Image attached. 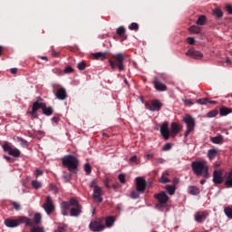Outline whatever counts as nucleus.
<instances>
[{
  "label": "nucleus",
  "mask_w": 232,
  "mask_h": 232,
  "mask_svg": "<svg viewBox=\"0 0 232 232\" xmlns=\"http://www.w3.org/2000/svg\"><path fill=\"white\" fill-rule=\"evenodd\" d=\"M188 32H190V34H200L202 29L198 25H192L188 28Z\"/></svg>",
  "instance_id": "obj_26"
},
{
  "label": "nucleus",
  "mask_w": 232,
  "mask_h": 232,
  "mask_svg": "<svg viewBox=\"0 0 232 232\" xmlns=\"http://www.w3.org/2000/svg\"><path fill=\"white\" fill-rule=\"evenodd\" d=\"M182 130V125L172 122L170 125V135L171 137H175V135H179V133Z\"/></svg>",
  "instance_id": "obj_14"
},
{
  "label": "nucleus",
  "mask_w": 232,
  "mask_h": 232,
  "mask_svg": "<svg viewBox=\"0 0 232 232\" xmlns=\"http://www.w3.org/2000/svg\"><path fill=\"white\" fill-rule=\"evenodd\" d=\"M130 197H131V198H139V192L133 190V191L130 193Z\"/></svg>",
  "instance_id": "obj_52"
},
{
  "label": "nucleus",
  "mask_w": 232,
  "mask_h": 232,
  "mask_svg": "<svg viewBox=\"0 0 232 232\" xmlns=\"http://www.w3.org/2000/svg\"><path fill=\"white\" fill-rule=\"evenodd\" d=\"M166 189H167L169 195H175V189H176L175 187L168 185L166 187Z\"/></svg>",
  "instance_id": "obj_42"
},
{
  "label": "nucleus",
  "mask_w": 232,
  "mask_h": 232,
  "mask_svg": "<svg viewBox=\"0 0 232 232\" xmlns=\"http://www.w3.org/2000/svg\"><path fill=\"white\" fill-rule=\"evenodd\" d=\"M69 204L71 207L73 206L74 208H78V206H81V204H79V201L75 198H71Z\"/></svg>",
  "instance_id": "obj_43"
},
{
  "label": "nucleus",
  "mask_w": 232,
  "mask_h": 232,
  "mask_svg": "<svg viewBox=\"0 0 232 232\" xmlns=\"http://www.w3.org/2000/svg\"><path fill=\"white\" fill-rule=\"evenodd\" d=\"M52 55H53V57H61V53H59L55 50H53L52 51Z\"/></svg>",
  "instance_id": "obj_55"
},
{
  "label": "nucleus",
  "mask_w": 232,
  "mask_h": 232,
  "mask_svg": "<svg viewBox=\"0 0 232 232\" xmlns=\"http://www.w3.org/2000/svg\"><path fill=\"white\" fill-rule=\"evenodd\" d=\"M136 189L139 193H144L146 191V179L142 177H138L135 179Z\"/></svg>",
  "instance_id": "obj_9"
},
{
  "label": "nucleus",
  "mask_w": 232,
  "mask_h": 232,
  "mask_svg": "<svg viewBox=\"0 0 232 232\" xmlns=\"http://www.w3.org/2000/svg\"><path fill=\"white\" fill-rule=\"evenodd\" d=\"M93 59H106L107 53H95L92 54Z\"/></svg>",
  "instance_id": "obj_27"
},
{
  "label": "nucleus",
  "mask_w": 232,
  "mask_h": 232,
  "mask_svg": "<svg viewBox=\"0 0 232 232\" xmlns=\"http://www.w3.org/2000/svg\"><path fill=\"white\" fill-rule=\"evenodd\" d=\"M130 162H137V155L130 157Z\"/></svg>",
  "instance_id": "obj_61"
},
{
  "label": "nucleus",
  "mask_w": 232,
  "mask_h": 232,
  "mask_svg": "<svg viewBox=\"0 0 232 232\" xmlns=\"http://www.w3.org/2000/svg\"><path fill=\"white\" fill-rule=\"evenodd\" d=\"M62 209H69L71 208L70 203L63 201L61 204Z\"/></svg>",
  "instance_id": "obj_46"
},
{
  "label": "nucleus",
  "mask_w": 232,
  "mask_h": 232,
  "mask_svg": "<svg viewBox=\"0 0 232 232\" xmlns=\"http://www.w3.org/2000/svg\"><path fill=\"white\" fill-rule=\"evenodd\" d=\"M119 180L121 184H125L126 183V176H124V174H120Z\"/></svg>",
  "instance_id": "obj_47"
},
{
  "label": "nucleus",
  "mask_w": 232,
  "mask_h": 232,
  "mask_svg": "<svg viewBox=\"0 0 232 232\" xmlns=\"http://www.w3.org/2000/svg\"><path fill=\"white\" fill-rule=\"evenodd\" d=\"M3 150H4V151H8V153H10L12 147H10V145H8V143H5L3 145Z\"/></svg>",
  "instance_id": "obj_48"
},
{
  "label": "nucleus",
  "mask_w": 232,
  "mask_h": 232,
  "mask_svg": "<svg viewBox=\"0 0 232 232\" xmlns=\"http://www.w3.org/2000/svg\"><path fill=\"white\" fill-rule=\"evenodd\" d=\"M208 102H209V100L208 98L199 99L198 101V104H201V105L208 104Z\"/></svg>",
  "instance_id": "obj_45"
},
{
  "label": "nucleus",
  "mask_w": 232,
  "mask_h": 232,
  "mask_svg": "<svg viewBox=\"0 0 232 232\" xmlns=\"http://www.w3.org/2000/svg\"><path fill=\"white\" fill-rule=\"evenodd\" d=\"M186 54L188 57H192L194 59H197V57L202 59V57H204V54L200 53V51H197L195 49H189Z\"/></svg>",
  "instance_id": "obj_17"
},
{
  "label": "nucleus",
  "mask_w": 232,
  "mask_h": 232,
  "mask_svg": "<svg viewBox=\"0 0 232 232\" xmlns=\"http://www.w3.org/2000/svg\"><path fill=\"white\" fill-rule=\"evenodd\" d=\"M224 211H225V215L227 217V218H232V208H225Z\"/></svg>",
  "instance_id": "obj_41"
},
{
  "label": "nucleus",
  "mask_w": 232,
  "mask_h": 232,
  "mask_svg": "<svg viewBox=\"0 0 232 232\" xmlns=\"http://www.w3.org/2000/svg\"><path fill=\"white\" fill-rule=\"evenodd\" d=\"M109 63L112 70H115V68H118L120 72H122V70H124L122 59H111Z\"/></svg>",
  "instance_id": "obj_13"
},
{
  "label": "nucleus",
  "mask_w": 232,
  "mask_h": 232,
  "mask_svg": "<svg viewBox=\"0 0 232 232\" xmlns=\"http://www.w3.org/2000/svg\"><path fill=\"white\" fill-rule=\"evenodd\" d=\"M89 227L92 231L94 232H101V231H104V223H102V220L98 219L95 221H92L90 223Z\"/></svg>",
  "instance_id": "obj_7"
},
{
  "label": "nucleus",
  "mask_w": 232,
  "mask_h": 232,
  "mask_svg": "<svg viewBox=\"0 0 232 232\" xmlns=\"http://www.w3.org/2000/svg\"><path fill=\"white\" fill-rule=\"evenodd\" d=\"M44 106V103H39V102H36L33 104V110L34 111H37V110H40V108L43 109Z\"/></svg>",
  "instance_id": "obj_33"
},
{
  "label": "nucleus",
  "mask_w": 232,
  "mask_h": 232,
  "mask_svg": "<svg viewBox=\"0 0 232 232\" xmlns=\"http://www.w3.org/2000/svg\"><path fill=\"white\" fill-rule=\"evenodd\" d=\"M13 206L16 211H19L21 209V205L17 202H13Z\"/></svg>",
  "instance_id": "obj_53"
},
{
  "label": "nucleus",
  "mask_w": 232,
  "mask_h": 232,
  "mask_svg": "<svg viewBox=\"0 0 232 232\" xmlns=\"http://www.w3.org/2000/svg\"><path fill=\"white\" fill-rule=\"evenodd\" d=\"M26 219L29 221L24 222L25 226H30L31 227H34V226H38V224H41V220H43V216H41V213H35L34 215L33 220L29 218H26Z\"/></svg>",
  "instance_id": "obj_10"
},
{
  "label": "nucleus",
  "mask_w": 232,
  "mask_h": 232,
  "mask_svg": "<svg viewBox=\"0 0 232 232\" xmlns=\"http://www.w3.org/2000/svg\"><path fill=\"white\" fill-rule=\"evenodd\" d=\"M222 136H216V137H213L211 138V141L214 143V144H220V142H222Z\"/></svg>",
  "instance_id": "obj_35"
},
{
  "label": "nucleus",
  "mask_w": 232,
  "mask_h": 232,
  "mask_svg": "<svg viewBox=\"0 0 232 232\" xmlns=\"http://www.w3.org/2000/svg\"><path fill=\"white\" fill-rule=\"evenodd\" d=\"M11 73H13L14 75H15V73H17V68H12L10 70Z\"/></svg>",
  "instance_id": "obj_64"
},
{
  "label": "nucleus",
  "mask_w": 232,
  "mask_h": 232,
  "mask_svg": "<svg viewBox=\"0 0 232 232\" xmlns=\"http://www.w3.org/2000/svg\"><path fill=\"white\" fill-rule=\"evenodd\" d=\"M31 185L33 188H34V189H41L43 188V183H41L39 180H33Z\"/></svg>",
  "instance_id": "obj_31"
},
{
  "label": "nucleus",
  "mask_w": 232,
  "mask_h": 232,
  "mask_svg": "<svg viewBox=\"0 0 232 232\" xmlns=\"http://www.w3.org/2000/svg\"><path fill=\"white\" fill-rule=\"evenodd\" d=\"M183 121L187 124V130L185 131V137H188L193 130H195V118L190 115H187L183 118Z\"/></svg>",
  "instance_id": "obj_5"
},
{
  "label": "nucleus",
  "mask_w": 232,
  "mask_h": 232,
  "mask_svg": "<svg viewBox=\"0 0 232 232\" xmlns=\"http://www.w3.org/2000/svg\"><path fill=\"white\" fill-rule=\"evenodd\" d=\"M129 30L134 31V32H138L139 31V24L137 23H131L129 25Z\"/></svg>",
  "instance_id": "obj_37"
},
{
  "label": "nucleus",
  "mask_w": 232,
  "mask_h": 232,
  "mask_svg": "<svg viewBox=\"0 0 232 232\" xmlns=\"http://www.w3.org/2000/svg\"><path fill=\"white\" fill-rule=\"evenodd\" d=\"M146 108L150 111H160V108H162V103L159 100H154L151 103H146Z\"/></svg>",
  "instance_id": "obj_12"
},
{
  "label": "nucleus",
  "mask_w": 232,
  "mask_h": 232,
  "mask_svg": "<svg viewBox=\"0 0 232 232\" xmlns=\"http://www.w3.org/2000/svg\"><path fill=\"white\" fill-rule=\"evenodd\" d=\"M90 188H93L92 197L94 202L101 204V202H102V188L97 185V181L95 179L91 182Z\"/></svg>",
  "instance_id": "obj_3"
},
{
  "label": "nucleus",
  "mask_w": 232,
  "mask_h": 232,
  "mask_svg": "<svg viewBox=\"0 0 232 232\" xmlns=\"http://www.w3.org/2000/svg\"><path fill=\"white\" fill-rule=\"evenodd\" d=\"M128 55L124 53H119L113 56V59H127Z\"/></svg>",
  "instance_id": "obj_39"
},
{
  "label": "nucleus",
  "mask_w": 232,
  "mask_h": 232,
  "mask_svg": "<svg viewBox=\"0 0 232 232\" xmlns=\"http://www.w3.org/2000/svg\"><path fill=\"white\" fill-rule=\"evenodd\" d=\"M226 10H227V12L230 15L232 14V6H231V5H227L226 6Z\"/></svg>",
  "instance_id": "obj_59"
},
{
  "label": "nucleus",
  "mask_w": 232,
  "mask_h": 232,
  "mask_svg": "<svg viewBox=\"0 0 232 232\" xmlns=\"http://www.w3.org/2000/svg\"><path fill=\"white\" fill-rule=\"evenodd\" d=\"M63 164L66 168H68L69 171H73V169H77V166L79 165V160L74 156L68 155L63 159Z\"/></svg>",
  "instance_id": "obj_2"
},
{
  "label": "nucleus",
  "mask_w": 232,
  "mask_h": 232,
  "mask_svg": "<svg viewBox=\"0 0 232 232\" xmlns=\"http://www.w3.org/2000/svg\"><path fill=\"white\" fill-rule=\"evenodd\" d=\"M218 115V111L214 110V111H210L207 113V117H208V119H213V117H217Z\"/></svg>",
  "instance_id": "obj_38"
},
{
  "label": "nucleus",
  "mask_w": 232,
  "mask_h": 232,
  "mask_svg": "<svg viewBox=\"0 0 232 232\" xmlns=\"http://www.w3.org/2000/svg\"><path fill=\"white\" fill-rule=\"evenodd\" d=\"M24 222H27V224H30L26 217L22 216L17 219H10V218L5 219V226H6V227H17L18 226H21V224H24Z\"/></svg>",
  "instance_id": "obj_4"
},
{
  "label": "nucleus",
  "mask_w": 232,
  "mask_h": 232,
  "mask_svg": "<svg viewBox=\"0 0 232 232\" xmlns=\"http://www.w3.org/2000/svg\"><path fill=\"white\" fill-rule=\"evenodd\" d=\"M223 66H229V64H231V60L230 59H227L224 62H222Z\"/></svg>",
  "instance_id": "obj_56"
},
{
  "label": "nucleus",
  "mask_w": 232,
  "mask_h": 232,
  "mask_svg": "<svg viewBox=\"0 0 232 232\" xmlns=\"http://www.w3.org/2000/svg\"><path fill=\"white\" fill-rule=\"evenodd\" d=\"M84 171L86 173V175H90V173H92V166H90V164H85L84 165Z\"/></svg>",
  "instance_id": "obj_44"
},
{
  "label": "nucleus",
  "mask_w": 232,
  "mask_h": 232,
  "mask_svg": "<svg viewBox=\"0 0 232 232\" xmlns=\"http://www.w3.org/2000/svg\"><path fill=\"white\" fill-rule=\"evenodd\" d=\"M188 193H189V195H198V193H200V189L195 186H190L188 188Z\"/></svg>",
  "instance_id": "obj_21"
},
{
  "label": "nucleus",
  "mask_w": 232,
  "mask_h": 232,
  "mask_svg": "<svg viewBox=\"0 0 232 232\" xmlns=\"http://www.w3.org/2000/svg\"><path fill=\"white\" fill-rule=\"evenodd\" d=\"M154 198L156 200L160 202V208H164V206L168 204V200H169V198L168 197V194H166L165 191L155 194Z\"/></svg>",
  "instance_id": "obj_8"
},
{
  "label": "nucleus",
  "mask_w": 232,
  "mask_h": 232,
  "mask_svg": "<svg viewBox=\"0 0 232 232\" xmlns=\"http://www.w3.org/2000/svg\"><path fill=\"white\" fill-rule=\"evenodd\" d=\"M192 171L198 177H204V179H209V167H208V162L205 160L193 161L191 163Z\"/></svg>",
  "instance_id": "obj_1"
},
{
  "label": "nucleus",
  "mask_w": 232,
  "mask_h": 232,
  "mask_svg": "<svg viewBox=\"0 0 232 232\" xmlns=\"http://www.w3.org/2000/svg\"><path fill=\"white\" fill-rule=\"evenodd\" d=\"M30 232H46L43 227H33Z\"/></svg>",
  "instance_id": "obj_40"
},
{
  "label": "nucleus",
  "mask_w": 232,
  "mask_h": 232,
  "mask_svg": "<svg viewBox=\"0 0 232 232\" xmlns=\"http://www.w3.org/2000/svg\"><path fill=\"white\" fill-rule=\"evenodd\" d=\"M219 113L220 115H222L223 117H226V115H229V113H231V109L227 108V107H223L219 110Z\"/></svg>",
  "instance_id": "obj_28"
},
{
  "label": "nucleus",
  "mask_w": 232,
  "mask_h": 232,
  "mask_svg": "<svg viewBox=\"0 0 232 232\" xmlns=\"http://www.w3.org/2000/svg\"><path fill=\"white\" fill-rule=\"evenodd\" d=\"M63 72L64 73H73V68L72 66H67Z\"/></svg>",
  "instance_id": "obj_49"
},
{
  "label": "nucleus",
  "mask_w": 232,
  "mask_h": 232,
  "mask_svg": "<svg viewBox=\"0 0 232 232\" xmlns=\"http://www.w3.org/2000/svg\"><path fill=\"white\" fill-rule=\"evenodd\" d=\"M44 211L47 215H50L55 209V206H53V201L52 200V197L48 196L46 198L45 203L43 205Z\"/></svg>",
  "instance_id": "obj_11"
},
{
  "label": "nucleus",
  "mask_w": 232,
  "mask_h": 232,
  "mask_svg": "<svg viewBox=\"0 0 232 232\" xmlns=\"http://www.w3.org/2000/svg\"><path fill=\"white\" fill-rule=\"evenodd\" d=\"M43 170H41V169H36L35 170V173H34V175H35V177H41V175H43Z\"/></svg>",
  "instance_id": "obj_58"
},
{
  "label": "nucleus",
  "mask_w": 232,
  "mask_h": 232,
  "mask_svg": "<svg viewBox=\"0 0 232 232\" xmlns=\"http://www.w3.org/2000/svg\"><path fill=\"white\" fill-rule=\"evenodd\" d=\"M217 155H218V150H217L216 149H211L208 152V157L209 160H213L215 157H217Z\"/></svg>",
  "instance_id": "obj_22"
},
{
  "label": "nucleus",
  "mask_w": 232,
  "mask_h": 232,
  "mask_svg": "<svg viewBox=\"0 0 232 232\" xmlns=\"http://www.w3.org/2000/svg\"><path fill=\"white\" fill-rule=\"evenodd\" d=\"M55 96L57 97V99H59L60 101H64V99H66V89L64 88H60L57 92V93L55 94Z\"/></svg>",
  "instance_id": "obj_20"
},
{
  "label": "nucleus",
  "mask_w": 232,
  "mask_h": 232,
  "mask_svg": "<svg viewBox=\"0 0 232 232\" xmlns=\"http://www.w3.org/2000/svg\"><path fill=\"white\" fill-rule=\"evenodd\" d=\"M117 35L120 37H124V34H126V28L124 26H121L116 30Z\"/></svg>",
  "instance_id": "obj_32"
},
{
  "label": "nucleus",
  "mask_w": 232,
  "mask_h": 232,
  "mask_svg": "<svg viewBox=\"0 0 232 232\" xmlns=\"http://www.w3.org/2000/svg\"><path fill=\"white\" fill-rule=\"evenodd\" d=\"M160 131L165 140H169V137H171V130H169V124L168 121H165L160 125Z\"/></svg>",
  "instance_id": "obj_6"
},
{
  "label": "nucleus",
  "mask_w": 232,
  "mask_h": 232,
  "mask_svg": "<svg viewBox=\"0 0 232 232\" xmlns=\"http://www.w3.org/2000/svg\"><path fill=\"white\" fill-rule=\"evenodd\" d=\"M54 232H66L65 227H59Z\"/></svg>",
  "instance_id": "obj_57"
},
{
  "label": "nucleus",
  "mask_w": 232,
  "mask_h": 232,
  "mask_svg": "<svg viewBox=\"0 0 232 232\" xmlns=\"http://www.w3.org/2000/svg\"><path fill=\"white\" fill-rule=\"evenodd\" d=\"M68 209H64V208H62V215H63V217H66L68 215Z\"/></svg>",
  "instance_id": "obj_63"
},
{
  "label": "nucleus",
  "mask_w": 232,
  "mask_h": 232,
  "mask_svg": "<svg viewBox=\"0 0 232 232\" xmlns=\"http://www.w3.org/2000/svg\"><path fill=\"white\" fill-rule=\"evenodd\" d=\"M115 224V218L110 216L105 218V225L107 227H111Z\"/></svg>",
  "instance_id": "obj_23"
},
{
  "label": "nucleus",
  "mask_w": 232,
  "mask_h": 232,
  "mask_svg": "<svg viewBox=\"0 0 232 232\" xmlns=\"http://www.w3.org/2000/svg\"><path fill=\"white\" fill-rule=\"evenodd\" d=\"M169 174L168 172H164L161 177L160 178V184H168L169 182V178H168Z\"/></svg>",
  "instance_id": "obj_24"
},
{
  "label": "nucleus",
  "mask_w": 232,
  "mask_h": 232,
  "mask_svg": "<svg viewBox=\"0 0 232 232\" xmlns=\"http://www.w3.org/2000/svg\"><path fill=\"white\" fill-rule=\"evenodd\" d=\"M153 84H154L155 89L158 92H166V90H168V87L166 86V84L160 82L159 81V78H157V77H154Z\"/></svg>",
  "instance_id": "obj_16"
},
{
  "label": "nucleus",
  "mask_w": 232,
  "mask_h": 232,
  "mask_svg": "<svg viewBox=\"0 0 232 232\" xmlns=\"http://www.w3.org/2000/svg\"><path fill=\"white\" fill-rule=\"evenodd\" d=\"M214 14H216L218 19H220L221 17H224V13L222 12V10L220 8H216L214 10Z\"/></svg>",
  "instance_id": "obj_34"
},
{
  "label": "nucleus",
  "mask_w": 232,
  "mask_h": 232,
  "mask_svg": "<svg viewBox=\"0 0 232 232\" xmlns=\"http://www.w3.org/2000/svg\"><path fill=\"white\" fill-rule=\"evenodd\" d=\"M194 218L196 222H198L199 224H201V222H204L208 218V213L198 212L195 214Z\"/></svg>",
  "instance_id": "obj_18"
},
{
  "label": "nucleus",
  "mask_w": 232,
  "mask_h": 232,
  "mask_svg": "<svg viewBox=\"0 0 232 232\" xmlns=\"http://www.w3.org/2000/svg\"><path fill=\"white\" fill-rule=\"evenodd\" d=\"M19 141L21 142L22 146H27L26 140H24L23 139H19Z\"/></svg>",
  "instance_id": "obj_62"
},
{
  "label": "nucleus",
  "mask_w": 232,
  "mask_h": 232,
  "mask_svg": "<svg viewBox=\"0 0 232 232\" xmlns=\"http://www.w3.org/2000/svg\"><path fill=\"white\" fill-rule=\"evenodd\" d=\"M213 182L214 184H222V182H224V177H222V170H214Z\"/></svg>",
  "instance_id": "obj_15"
},
{
  "label": "nucleus",
  "mask_w": 232,
  "mask_h": 232,
  "mask_svg": "<svg viewBox=\"0 0 232 232\" xmlns=\"http://www.w3.org/2000/svg\"><path fill=\"white\" fill-rule=\"evenodd\" d=\"M196 24H198V26H204L206 24V15H199L196 22Z\"/></svg>",
  "instance_id": "obj_25"
},
{
  "label": "nucleus",
  "mask_w": 232,
  "mask_h": 232,
  "mask_svg": "<svg viewBox=\"0 0 232 232\" xmlns=\"http://www.w3.org/2000/svg\"><path fill=\"white\" fill-rule=\"evenodd\" d=\"M170 149H171V143H166L163 146V151H169Z\"/></svg>",
  "instance_id": "obj_50"
},
{
  "label": "nucleus",
  "mask_w": 232,
  "mask_h": 232,
  "mask_svg": "<svg viewBox=\"0 0 232 232\" xmlns=\"http://www.w3.org/2000/svg\"><path fill=\"white\" fill-rule=\"evenodd\" d=\"M182 101L186 106H193V102L191 100H184L183 99Z\"/></svg>",
  "instance_id": "obj_51"
},
{
  "label": "nucleus",
  "mask_w": 232,
  "mask_h": 232,
  "mask_svg": "<svg viewBox=\"0 0 232 232\" xmlns=\"http://www.w3.org/2000/svg\"><path fill=\"white\" fill-rule=\"evenodd\" d=\"M81 213H82V206L74 207V208H71V211H70L71 217H79V215H81Z\"/></svg>",
  "instance_id": "obj_19"
},
{
  "label": "nucleus",
  "mask_w": 232,
  "mask_h": 232,
  "mask_svg": "<svg viewBox=\"0 0 232 232\" xmlns=\"http://www.w3.org/2000/svg\"><path fill=\"white\" fill-rule=\"evenodd\" d=\"M77 68H78V70H80V72L86 70V62L82 61V62L78 63Z\"/></svg>",
  "instance_id": "obj_36"
},
{
  "label": "nucleus",
  "mask_w": 232,
  "mask_h": 232,
  "mask_svg": "<svg viewBox=\"0 0 232 232\" xmlns=\"http://www.w3.org/2000/svg\"><path fill=\"white\" fill-rule=\"evenodd\" d=\"M5 52H6V48H5V46L0 45V57L1 55H3V53H5Z\"/></svg>",
  "instance_id": "obj_60"
},
{
  "label": "nucleus",
  "mask_w": 232,
  "mask_h": 232,
  "mask_svg": "<svg viewBox=\"0 0 232 232\" xmlns=\"http://www.w3.org/2000/svg\"><path fill=\"white\" fill-rule=\"evenodd\" d=\"M187 43H188V44H195V38L188 37L187 38Z\"/></svg>",
  "instance_id": "obj_54"
},
{
  "label": "nucleus",
  "mask_w": 232,
  "mask_h": 232,
  "mask_svg": "<svg viewBox=\"0 0 232 232\" xmlns=\"http://www.w3.org/2000/svg\"><path fill=\"white\" fill-rule=\"evenodd\" d=\"M44 115H52L53 113V109L52 107H46V105L44 104V107L42 108Z\"/></svg>",
  "instance_id": "obj_29"
},
{
  "label": "nucleus",
  "mask_w": 232,
  "mask_h": 232,
  "mask_svg": "<svg viewBox=\"0 0 232 232\" xmlns=\"http://www.w3.org/2000/svg\"><path fill=\"white\" fill-rule=\"evenodd\" d=\"M12 157H19V155H21V150H19L18 149H13L11 148V150L8 152Z\"/></svg>",
  "instance_id": "obj_30"
}]
</instances>
